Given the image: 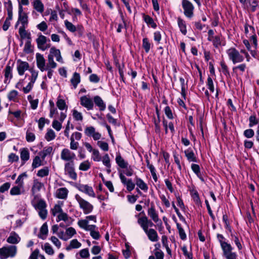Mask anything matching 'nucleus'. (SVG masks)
<instances>
[{
	"label": "nucleus",
	"mask_w": 259,
	"mask_h": 259,
	"mask_svg": "<svg viewBox=\"0 0 259 259\" xmlns=\"http://www.w3.org/2000/svg\"><path fill=\"white\" fill-rule=\"evenodd\" d=\"M75 198L78 202L80 208L82 210L84 214H88L92 212L94 206L89 202L82 198L78 194L75 195Z\"/></svg>",
	"instance_id": "f257e3e1"
},
{
	"label": "nucleus",
	"mask_w": 259,
	"mask_h": 259,
	"mask_svg": "<svg viewBox=\"0 0 259 259\" xmlns=\"http://www.w3.org/2000/svg\"><path fill=\"white\" fill-rule=\"evenodd\" d=\"M17 251V247L15 245H8L0 248V258L6 259L14 257Z\"/></svg>",
	"instance_id": "f03ea898"
},
{
	"label": "nucleus",
	"mask_w": 259,
	"mask_h": 259,
	"mask_svg": "<svg viewBox=\"0 0 259 259\" xmlns=\"http://www.w3.org/2000/svg\"><path fill=\"white\" fill-rule=\"evenodd\" d=\"M227 54L229 59L231 60L233 64L239 63L243 62L244 57L240 54V52L235 48H231L227 51Z\"/></svg>",
	"instance_id": "7ed1b4c3"
},
{
	"label": "nucleus",
	"mask_w": 259,
	"mask_h": 259,
	"mask_svg": "<svg viewBox=\"0 0 259 259\" xmlns=\"http://www.w3.org/2000/svg\"><path fill=\"white\" fill-rule=\"evenodd\" d=\"M233 248L231 244H225L222 246L223 254L226 259H237V254L233 252Z\"/></svg>",
	"instance_id": "20e7f679"
},
{
	"label": "nucleus",
	"mask_w": 259,
	"mask_h": 259,
	"mask_svg": "<svg viewBox=\"0 0 259 259\" xmlns=\"http://www.w3.org/2000/svg\"><path fill=\"white\" fill-rule=\"evenodd\" d=\"M36 41L38 48L42 51H45L50 47V40L41 34L38 35Z\"/></svg>",
	"instance_id": "39448f33"
},
{
	"label": "nucleus",
	"mask_w": 259,
	"mask_h": 259,
	"mask_svg": "<svg viewBox=\"0 0 259 259\" xmlns=\"http://www.w3.org/2000/svg\"><path fill=\"white\" fill-rule=\"evenodd\" d=\"M65 174L67 175L71 179L75 180L77 179V174L75 171L74 161L67 162L64 165Z\"/></svg>",
	"instance_id": "423d86ee"
},
{
	"label": "nucleus",
	"mask_w": 259,
	"mask_h": 259,
	"mask_svg": "<svg viewBox=\"0 0 259 259\" xmlns=\"http://www.w3.org/2000/svg\"><path fill=\"white\" fill-rule=\"evenodd\" d=\"M138 223L143 229L144 231L149 230V227H152L154 226L153 223L146 216L145 214L139 218Z\"/></svg>",
	"instance_id": "0eeeda50"
},
{
	"label": "nucleus",
	"mask_w": 259,
	"mask_h": 259,
	"mask_svg": "<svg viewBox=\"0 0 259 259\" xmlns=\"http://www.w3.org/2000/svg\"><path fill=\"white\" fill-rule=\"evenodd\" d=\"M60 156L62 160L67 162H71L73 161L76 155L74 153L71 152L69 149L64 148L62 150Z\"/></svg>",
	"instance_id": "6e6552de"
},
{
	"label": "nucleus",
	"mask_w": 259,
	"mask_h": 259,
	"mask_svg": "<svg viewBox=\"0 0 259 259\" xmlns=\"http://www.w3.org/2000/svg\"><path fill=\"white\" fill-rule=\"evenodd\" d=\"M182 7L184 10L185 15L188 18H191L193 15L194 9L192 3L187 0H183L182 1Z\"/></svg>",
	"instance_id": "1a4fd4ad"
},
{
	"label": "nucleus",
	"mask_w": 259,
	"mask_h": 259,
	"mask_svg": "<svg viewBox=\"0 0 259 259\" xmlns=\"http://www.w3.org/2000/svg\"><path fill=\"white\" fill-rule=\"evenodd\" d=\"M80 102L81 106L88 110H92L94 107V102L91 98L88 96H83L80 98Z\"/></svg>",
	"instance_id": "9d476101"
},
{
	"label": "nucleus",
	"mask_w": 259,
	"mask_h": 259,
	"mask_svg": "<svg viewBox=\"0 0 259 259\" xmlns=\"http://www.w3.org/2000/svg\"><path fill=\"white\" fill-rule=\"evenodd\" d=\"M19 22L21 24L20 26L26 27L27 26L28 16L26 13L23 12L22 7L21 5L19 7V18L16 26Z\"/></svg>",
	"instance_id": "9b49d317"
},
{
	"label": "nucleus",
	"mask_w": 259,
	"mask_h": 259,
	"mask_svg": "<svg viewBox=\"0 0 259 259\" xmlns=\"http://www.w3.org/2000/svg\"><path fill=\"white\" fill-rule=\"evenodd\" d=\"M29 64L25 61H22L19 59L17 61V70L20 75H23L25 71L29 68Z\"/></svg>",
	"instance_id": "f8f14e48"
},
{
	"label": "nucleus",
	"mask_w": 259,
	"mask_h": 259,
	"mask_svg": "<svg viewBox=\"0 0 259 259\" xmlns=\"http://www.w3.org/2000/svg\"><path fill=\"white\" fill-rule=\"evenodd\" d=\"M78 189L90 197H95L96 196L93 188L88 185H80Z\"/></svg>",
	"instance_id": "ddd939ff"
},
{
	"label": "nucleus",
	"mask_w": 259,
	"mask_h": 259,
	"mask_svg": "<svg viewBox=\"0 0 259 259\" xmlns=\"http://www.w3.org/2000/svg\"><path fill=\"white\" fill-rule=\"evenodd\" d=\"M49 56H52L53 59L54 57H55L57 61L60 62L61 63H63V58L61 55L60 50L59 49H57L55 47H52L50 49Z\"/></svg>",
	"instance_id": "4468645a"
},
{
	"label": "nucleus",
	"mask_w": 259,
	"mask_h": 259,
	"mask_svg": "<svg viewBox=\"0 0 259 259\" xmlns=\"http://www.w3.org/2000/svg\"><path fill=\"white\" fill-rule=\"evenodd\" d=\"M36 64L37 67L41 71L46 70V61L44 56L37 53L36 55Z\"/></svg>",
	"instance_id": "2eb2a0df"
},
{
	"label": "nucleus",
	"mask_w": 259,
	"mask_h": 259,
	"mask_svg": "<svg viewBox=\"0 0 259 259\" xmlns=\"http://www.w3.org/2000/svg\"><path fill=\"white\" fill-rule=\"evenodd\" d=\"M21 240V238L15 232L13 231L11 232L10 236L7 239V241L10 244H17Z\"/></svg>",
	"instance_id": "dca6fc26"
},
{
	"label": "nucleus",
	"mask_w": 259,
	"mask_h": 259,
	"mask_svg": "<svg viewBox=\"0 0 259 259\" xmlns=\"http://www.w3.org/2000/svg\"><path fill=\"white\" fill-rule=\"evenodd\" d=\"M144 232L147 235L148 239L152 242H156L158 240V236L157 232L153 229L145 231Z\"/></svg>",
	"instance_id": "f3484780"
},
{
	"label": "nucleus",
	"mask_w": 259,
	"mask_h": 259,
	"mask_svg": "<svg viewBox=\"0 0 259 259\" xmlns=\"http://www.w3.org/2000/svg\"><path fill=\"white\" fill-rule=\"evenodd\" d=\"M148 214L155 223L158 222V215L153 205H151V207L148 209Z\"/></svg>",
	"instance_id": "a211bd4d"
},
{
	"label": "nucleus",
	"mask_w": 259,
	"mask_h": 259,
	"mask_svg": "<svg viewBox=\"0 0 259 259\" xmlns=\"http://www.w3.org/2000/svg\"><path fill=\"white\" fill-rule=\"evenodd\" d=\"M94 102L95 104L99 107L100 110L104 111L106 109V104L100 96H95L94 97Z\"/></svg>",
	"instance_id": "6ab92c4d"
},
{
	"label": "nucleus",
	"mask_w": 259,
	"mask_h": 259,
	"mask_svg": "<svg viewBox=\"0 0 259 259\" xmlns=\"http://www.w3.org/2000/svg\"><path fill=\"white\" fill-rule=\"evenodd\" d=\"M68 191L66 188H61L57 190L56 196L58 198L66 199L68 195Z\"/></svg>",
	"instance_id": "aec40b11"
},
{
	"label": "nucleus",
	"mask_w": 259,
	"mask_h": 259,
	"mask_svg": "<svg viewBox=\"0 0 259 259\" xmlns=\"http://www.w3.org/2000/svg\"><path fill=\"white\" fill-rule=\"evenodd\" d=\"M115 161L118 165L122 168H125L127 167L128 163L125 161L120 154L116 155Z\"/></svg>",
	"instance_id": "412c9836"
},
{
	"label": "nucleus",
	"mask_w": 259,
	"mask_h": 259,
	"mask_svg": "<svg viewBox=\"0 0 259 259\" xmlns=\"http://www.w3.org/2000/svg\"><path fill=\"white\" fill-rule=\"evenodd\" d=\"M33 8L38 12L42 13L44 11V6L40 0H33L32 3Z\"/></svg>",
	"instance_id": "4be33fe9"
},
{
	"label": "nucleus",
	"mask_w": 259,
	"mask_h": 259,
	"mask_svg": "<svg viewBox=\"0 0 259 259\" xmlns=\"http://www.w3.org/2000/svg\"><path fill=\"white\" fill-rule=\"evenodd\" d=\"M78 225L82 229L86 231L91 230L92 228L94 227V225H89V221L87 220H80L77 222Z\"/></svg>",
	"instance_id": "5701e85b"
},
{
	"label": "nucleus",
	"mask_w": 259,
	"mask_h": 259,
	"mask_svg": "<svg viewBox=\"0 0 259 259\" xmlns=\"http://www.w3.org/2000/svg\"><path fill=\"white\" fill-rule=\"evenodd\" d=\"M26 27L20 26L19 28V33L21 39H24L27 38V40L31 39V34L25 30Z\"/></svg>",
	"instance_id": "b1692460"
},
{
	"label": "nucleus",
	"mask_w": 259,
	"mask_h": 259,
	"mask_svg": "<svg viewBox=\"0 0 259 259\" xmlns=\"http://www.w3.org/2000/svg\"><path fill=\"white\" fill-rule=\"evenodd\" d=\"M48 233V227L47 223H44L40 228L38 237L45 239Z\"/></svg>",
	"instance_id": "393cba45"
},
{
	"label": "nucleus",
	"mask_w": 259,
	"mask_h": 259,
	"mask_svg": "<svg viewBox=\"0 0 259 259\" xmlns=\"http://www.w3.org/2000/svg\"><path fill=\"white\" fill-rule=\"evenodd\" d=\"M81 246V243L78 242L77 239H74L70 241L69 245L66 247V249L67 251H69L73 248H78Z\"/></svg>",
	"instance_id": "a878e982"
},
{
	"label": "nucleus",
	"mask_w": 259,
	"mask_h": 259,
	"mask_svg": "<svg viewBox=\"0 0 259 259\" xmlns=\"http://www.w3.org/2000/svg\"><path fill=\"white\" fill-rule=\"evenodd\" d=\"M80 81V77L79 73L75 72L73 73V76L71 79V82L74 89H76L77 84Z\"/></svg>",
	"instance_id": "bb28decb"
},
{
	"label": "nucleus",
	"mask_w": 259,
	"mask_h": 259,
	"mask_svg": "<svg viewBox=\"0 0 259 259\" xmlns=\"http://www.w3.org/2000/svg\"><path fill=\"white\" fill-rule=\"evenodd\" d=\"M52 151L53 147L52 146L46 147L39 154V156L41 157L42 160H44L47 156L50 155Z\"/></svg>",
	"instance_id": "cd10ccee"
},
{
	"label": "nucleus",
	"mask_w": 259,
	"mask_h": 259,
	"mask_svg": "<svg viewBox=\"0 0 259 259\" xmlns=\"http://www.w3.org/2000/svg\"><path fill=\"white\" fill-rule=\"evenodd\" d=\"M178 24L181 32L186 35L187 33V29L185 22L181 18H178Z\"/></svg>",
	"instance_id": "c85d7f7f"
},
{
	"label": "nucleus",
	"mask_w": 259,
	"mask_h": 259,
	"mask_svg": "<svg viewBox=\"0 0 259 259\" xmlns=\"http://www.w3.org/2000/svg\"><path fill=\"white\" fill-rule=\"evenodd\" d=\"M136 184L141 190L144 191L148 190V187L147 184L141 179L137 177L136 178Z\"/></svg>",
	"instance_id": "c756f323"
},
{
	"label": "nucleus",
	"mask_w": 259,
	"mask_h": 259,
	"mask_svg": "<svg viewBox=\"0 0 259 259\" xmlns=\"http://www.w3.org/2000/svg\"><path fill=\"white\" fill-rule=\"evenodd\" d=\"M185 156L187 158V160L189 162H196V158L194 155V152L190 150H187L185 151Z\"/></svg>",
	"instance_id": "7c9ffc66"
},
{
	"label": "nucleus",
	"mask_w": 259,
	"mask_h": 259,
	"mask_svg": "<svg viewBox=\"0 0 259 259\" xmlns=\"http://www.w3.org/2000/svg\"><path fill=\"white\" fill-rule=\"evenodd\" d=\"M89 231L90 232V235L94 239L98 240L100 238V235L95 225H94V227L92 228Z\"/></svg>",
	"instance_id": "2f4dec72"
},
{
	"label": "nucleus",
	"mask_w": 259,
	"mask_h": 259,
	"mask_svg": "<svg viewBox=\"0 0 259 259\" xmlns=\"http://www.w3.org/2000/svg\"><path fill=\"white\" fill-rule=\"evenodd\" d=\"M20 157L22 160L24 162L27 161L29 158V153L26 148L21 149Z\"/></svg>",
	"instance_id": "473e14b6"
},
{
	"label": "nucleus",
	"mask_w": 259,
	"mask_h": 259,
	"mask_svg": "<svg viewBox=\"0 0 259 259\" xmlns=\"http://www.w3.org/2000/svg\"><path fill=\"white\" fill-rule=\"evenodd\" d=\"M48 63L46 68L55 69L57 67V63L54 61V59L52 56H48Z\"/></svg>",
	"instance_id": "72a5a7b5"
},
{
	"label": "nucleus",
	"mask_w": 259,
	"mask_h": 259,
	"mask_svg": "<svg viewBox=\"0 0 259 259\" xmlns=\"http://www.w3.org/2000/svg\"><path fill=\"white\" fill-rule=\"evenodd\" d=\"M42 165V160L39 156H36L33 160L32 167L36 168Z\"/></svg>",
	"instance_id": "f704fd0d"
},
{
	"label": "nucleus",
	"mask_w": 259,
	"mask_h": 259,
	"mask_svg": "<svg viewBox=\"0 0 259 259\" xmlns=\"http://www.w3.org/2000/svg\"><path fill=\"white\" fill-rule=\"evenodd\" d=\"M56 137V134L54 131L52 129L48 130L47 133L45 135V138L48 141H50L54 139Z\"/></svg>",
	"instance_id": "c9c22d12"
},
{
	"label": "nucleus",
	"mask_w": 259,
	"mask_h": 259,
	"mask_svg": "<svg viewBox=\"0 0 259 259\" xmlns=\"http://www.w3.org/2000/svg\"><path fill=\"white\" fill-rule=\"evenodd\" d=\"M64 24L67 29L69 31L74 32L76 31V27L75 26L67 20L64 21Z\"/></svg>",
	"instance_id": "e433bc0d"
},
{
	"label": "nucleus",
	"mask_w": 259,
	"mask_h": 259,
	"mask_svg": "<svg viewBox=\"0 0 259 259\" xmlns=\"http://www.w3.org/2000/svg\"><path fill=\"white\" fill-rule=\"evenodd\" d=\"M91 167V163L88 160L81 162L79 166V169L82 171H87Z\"/></svg>",
	"instance_id": "4c0bfd02"
},
{
	"label": "nucleus",
	"mask_w": 259,
	"mask_h": 259,
	"mask_svg": "<svg viewBox=\"0 0 259 259\" xmlns=\"http://www.w3.org/2000/svg\"><path fill=\"white\" fill-rule=\"evenodd\" d=\"M145 22L148 24L151 25V26L155 28L156 27V24L154 23L153 19L148 15H144V16Z\"/></svg>",
	"instance_id": "58836bf2"
},
{
	"label": "nucleus",
	"mask_w": 259,
	"mask_h": 259,
	"mask_svg": "<svg viewBox=\"0 0 259 259\" xmlns=\"http://www.w3.org/2000/svg\"><path fill=\"white\" fill-rule=\"evenodd\" d=\"M72 116L74 119L76 121H82L83 120L82 113L75 109H74L72 111Z\"/></svg>",
	"instance_id": "ea45409f"
},
{
	"label": "nucleus",
	"mask_w": 259,
	"mask_h": 259,
	"mask_svg": "<svg viewBox=\"0 0 259 259\" xmlns=\"http://www.w3.org/2000/svg\"><path fill=\"white\" fill-rule=\"evenodd\" d=\"M92 159L95 161H100L101 160L102 158L98 150L94 149L93 150Z\"/></svg>",
	"instance_id": "a19ab883"
},
{
	"label": "nucleus",
	"mask_w": 259,
	"mask_h": 259,
	"mask_svg": "<svg viewBox=\"0 0 259 259\" xmlns=\"http://www.w3.org/2000/svg\"><path fill=\"white\" fill-rule=\"evenodd\" d=\"M26 139L28 142H32L35 139V136L29 130H28L26 133Z\"/></svg>",
	"instance_id": "79ce46f5"
},
{
	"label": "nucleus",
	"mask_w": 259,
	"mask_h": 259,
	"mask_svg": "<svg viewBox=\"0 0 259 259\" xmlns=\"http://www.w3.org/2000/svg\"><path fill=\"white\" fill-rule=\"evenodd\" d=\"M142 46L146 53H148L150 50L151 44L147 38L143 39Z\"/></svg>",
	"instance_id": "37998d69"
},
{
	"label": "nucleus",
	"mask_w": 259,
	"mask_h": 259,
	"mask_svg": "<svg viewBox=\"0 0 259 259\" xmlns=\"http://www.w3.org/2000/svg\"><path fill=\"white\" fill-rule=\"evenodd\" d=\"M49 174V169L48 167H45L44 168L39 170L37 171V175L40 177H44L45 176H48Z\"/></svg>",
	"instance_id": "c03bdc74"
},
{
	"label": "nucleus",
	"mask_w": 259,
	"mask_h": 259,
	"mask_svg": "<svg viewBox=\"0 0 259 259\" xmlns=\"http://www.w3.org/2000/svg\"><path fill=\"white\" fill-rule=\"evenodd\" d=\"M249 126L251 127L258 123L259 119L255 115H251L249 118Z\"/></svg>",
	"instance_id": "a18cd8bd"
},
{
	"label": "nucleus",
	"mask_w": 259,
	"mask_h": 259,
	"mask_svg": "<svg viewBox=\"0 0 259 259\" xmlns=\"http://www.w3.org/2000/svg\"><path fill=\"white\" fill-rule=\"evenodd\" d=\"M56 104L58 108L61 110H63L67 107L65 102L63 99H58Z\"/></svg>",
	"instance_id": "49530a36"
},
{
	"label": "nucleus",
	"mask_w": 259,
	"mask_h": 259,
	"mask_svg": "<svg viewBox=\"0 0 259 259\" xmlns=\"http://www.w3.org/2000/svg\"><path fill=\"white\" fill-rule=\"evenodd\" d=\"M102 162L107 168H110L111 167L110 160L108 154H105L103 157Z\"/></svg>",
	"instance_id": "de8ad7c7"
},
{
	"label": "nucleus",
	"mask_w": 259,
	"mask_h": 259,
	"mask_svg": "<svg viewBox=\"0 0 259 259\" xmlns=\"http://www.w3.org/2000/svg\"><path fill=\"white\" fill-rule=\"evenodd\" d=\"M12 67L9 65H7L5 69V77L6 79H8L9 78H11L12 77Z\"/></svg>",
	"instance_id": "09e8293b"
},
{
	"label": "nucleus",
	"mask_w": 259,
	"mask_h": 259,
	"mask_svg": "<svg viewBox=\"0 0 259 259\" xmlns=\"http://www.w3.org/2000/svg\"><path fill=\"white\" fill-rule=\"evenodd\" d=\"M44 250L49 255H53L54 254V251L52 247L48 243H46L44 244Z\"/></svg>",
	"instance_id": "8fccbe9b"
},
{
	"label": "nucleus",
	"mask_w": 259,
	"mask_h": 259,
	"mask_svg": "<svg viewBox=\"0 0 259 259\" xmlns=\"http://www.w3.org/2000/svg\"><path fill=\"white\" fill-rule=\"evenodd\" d=\"M35 208L36 209L41 210L46 209V203L43 200H39L37 204L35 205Z\"/></svg>",
	"instance_id": "3c124183"
},
{
	"label": "nucleus",
	"mask_w": 259,
	"mask_h": 259,
	"mask_svg": "<svg viewBox=\"0 0 259 259\" xmlns=\"http://www.w3.org/2000/svg\"><path fill=\"white\" fill-rule=\"evenodd\" d=\"M95 132V128L93 126H88L84 129L85 134L89 137H92Z\"/></svg>",
	"instance_id": "603ef678"
},
{
	"label": "nucleus",
	"mask_w": 259,
	"mask_h": 259,
	"mask_svg": "<svg viewBox=\"0 0 259 259\" xmlns=\"http://www.w3.org/2000/svg\"><path fill=\"white\" fill-rule=\"evenodd\" d=\"M22 187H20L19 186H15L12 188L10 190V194L12 195H18L21 194L20 188Z\"/></svg>",
	"instance_id": "864d4df0"
},
{
	"label": "nucleus",
	"mask_w": 259,
	"mask_h": 259,
	"mask_svg": "<svg viewBox=\"0 0 259 259\" xmlns=\"http://www.w3.org/2000/svg\"><path fill=\"white\" fill-rule=\"evenodd\" d=\"M220 64L221 66V71L223 72V73L226 76L229 75V72L228 71V67L226 65L224 61H221Z\"/></svg>",
	"instance_id": "5fc2aeb1"
},
{
	"label": "nucleus",
	"mask_w": 259,
	"mask_h": 259,
	"mask_svg": "<svg viewBox=\"0 0 259 259\" xmlns=\"http://www.w3.org/2000/svg\"><path fill=\"white\" fill-rule=\"evenodd\" d=\"M66 234L67 237H68V239L71 238L74 234H76L75 230L72 227H69L66 230Z\"/></svg>",
	"instance_id": "6e6d98bb"
},
{
	"label": "nucleus",
	"mask_w": 259,
	"mask_h": 259,
	"mask_svg": "<svg viewBox=\"0 0 259 259\" xmlns=\"http://www.w3.org/2000/svg\"><path fill=\"white\" fill-rule=\"evenodd\" d=\"M52 127L57 131H59L62 128V122L57 120H54L52 122Z\"/></svg>",
	"instance_id": "4d7b16f0"
},
{
	"label": "nucleus",
	"mask_w": 259,
	"mask_h": 259,
	"mask_svg": "<svg viewBox=\"0 0 259 259\" xmlns=\"http://www.w3.org/2000/svg\"><path fill=\"white\" fill-rule=\"evenodd\" d=\"M79 255L82 258H88L90 256V253L88 249L85 248L80 250Z\"/></svg>",
	"instance_id": "13d9d810"
},
{
	"label": "nucleus",
	"mask_w": 259,
	"mask_h": 259,
	"mask_svg": "<svg viewBox=\"0 0 259 259\" xmlns=\"http://www.w3.org/2000/svg\"><path fill=\"white\" fill-rule=\"evenodd\" d=\"M68 217L66 213L63 211L59 213L57 217V222H60L61 221H66L68 220Z\"/></svg>",
	"instance_id": "bf43d9fd"
},
{
	"label": "nucleus",
	"mask_w": 259,
	"mask_h": 259,
	"mask_svg": "<svg viewBox=\"0 0 259 259\" xmlns=\"http://www.w3.org/2000/svg\"><path fill=\"white\" fill-rule=\"evenodd\" d=\"M243 135L247 138H251L253 137L254 132L253 130L249 128L245 130L243 132Z\"/></svg>",
	"instance_id": "052dcab7"
},
{
	"label": "nucleus",
	"mask_w": 259,
	"mask_h": 259,
	"mask_svg": "<svg viewBox=\"0 0 259 259\" xmlns=\"http://www.w3.org/2000/svg\"><path fill=\"white\" fill-rule=\"evenodd\" d=\"M62 211V209L59 205H55L54 208L52 209V213L54 216L56 215L57 213H60Z\"/></svg>",
	"instance_id": "680f3d73"
},
{
	"label": "nucleus",
	"mask_w": 259,
	"mask_h": 259,
	"mask_svg": "<svg viewBox=\"0 0 259 259\" xmlns=\"http://www.w3.org/2000/svg\"><path fill=\"white\" fill-rule=\"evenodd\" d=\"M213 45L215 48H218L221 45V38L220 35L215 36L213 39Z\"/></svg>",
	"instance_id": "e2e57ef3"
},
{
	"label": "nucleus",
	"mask_w": 259,
	"mask_h": 259,
	"mask_svg": "<svg viewBox=\"0 0 259 259\" xmlns=\"http://www.w3.org/2000/svg\"><path fill=\"white\" fill-rule=\"evenodd\" d=\"M99 147L104 151H107L108 150V145L106 142L103 141H98L97 143Z\"/></svg>",
	"instance_id": "0e129e2a"
},
{
	"label": "nucleus",
	"mask_w": 259,
	"mask_h": 259,
	"mask_svg": "<svg viewBox=\"0 0 259 259\" xmlns=\"http://www.w3.org/2000/svg\"><path fill=\"white\" fill-rule=\"evenodd\" d=\"M207 85L208 89L211 92H213L214 91V88L213 85V82L212 79L210 77H208L207 79Z\"/></svg>",
	"instance_id": "69168bd1"
},
{
	"label": "nucleus",
	"mask_w": 259,
	"mask_h": 259,
	"mask_svg": "<svg viewBox=\"0 0 259 259\" xmlns=\"http://www.w3.org/2000/svg\"><path fill=\"white\" fill-rule=\"evenodd\" d=\"M125 247H126V249L125 250H123L122 252H123V255H124V257L126 259H127L130 257V256L131 255L130 246L126 243Z\"/></svg>",
	"instance_id": "338daca9"
},
{
	"label": "nucleus",
	"mask_w": 259,
	"mask_h": 259,
	"mask_svg": "<svg viewBox=\"0 0 259 259\" xmlns=\"http://www.w3.org/2000/svg\"><path fill=\"white\" fill-rule=\"evenodd\" d=\"M164 112L167 116V117L169 119H172L174 118L173 114L169 106H166L164 109Z\"/></svg>",
	"instance_id": "774afa93"
}]
</instances>
